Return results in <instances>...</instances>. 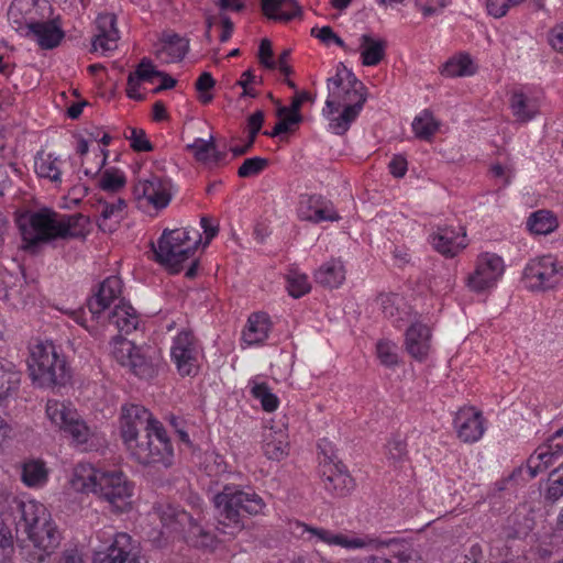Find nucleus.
Returning <instances> with one entry per match:
<instances>
[{"mask_svg": "<svg viewBox=\"0 0 563 563\" xmlns=\"http://www.w3.org/2000/svg\"><path fill=\"white\" fill-rule=\"evenodd\" d=\"M11 510L16 532L26 537L18 538L23 560L27 563L46 562L58 549L63 539L46 507L35 500L14 498Z\"/></svg>", "mask_w": 563, "mask_h": 563, "instance_id": "obj_1", "label": "nucleus"}, {"mask_svg": "<svg viewBox=\"0 0 563 563\" xmlns=\"http://www.w3.org/2000/svg\"><path fill=\"white\" fill-rule=\"evenodd\" d=\"M16 225L25 243L23 247L33 250L57 239L85 238L89 232L90 220L81 213L58 214L44 208L21 213L16 218Z\"/></svg>", "mask_w": 563, "mask_h": 563, "instance_id": "obj_2", "label": "nucleus"}, {"mask_svg": "<svg viewBox=\"0 0 563 563\" xmlns=\"http://www.w3.org/2000/svg\"><path fill=\"white\" fill-rule=\"evenodd\" d=\"M327 88L323 111L330 117L343 108L336 117L330 118L329 124L333 133L343 135L358 117L366 101L365 87L343 63H340L334 76L327 79Z\"/></svg>", "mask_w": 563, "mask_h": 563, "instance_id": "obj_3", "label": "nucleus"}, {"mask_svg": "<svg viewBox=\"0 0 563 563\" xmlns=\"http://www.w3.org/2000/svg\"><path fill=\"white\" fill-rule=\"evenodd\" d=\"M213 503L216 529L229 537H234L244 529V514L256 516L262 514L266 506L263 498L254 490L236 485H225L213 497Z\"/></svg>", "mask_w": 563, "mask_h": 563, "instance_id": "obj_4", "label": "nucleus"}, {"mask_svg": "<svg viewBox=\"0 0 563 563\" xmlns=\"http://www.w3.org/2000/svg\"><path fill=\"white\" fill-rule=\"evenodd\" d=\"M30 376L41 387L64 385L68 379L66 361L49 341L36 340L30 345Z\"/></svg>", "mask_w": 563, "mask_h": 563, "instance_id": "obj_5", "label": "nucleus"}, {"mask_svg": "<svg viewBox=\"0 0 563 563\" xmlns=\"http://www.w3.org/2000/svg\"><path fill=\"white\" fill-rule=\"evenodd\" d=\"M196 233V239H192L187 229H165L157 244L151 243L155 261L168 267L172 273H178L181 264L194 255L201 241L200 234Z\"/></svg>", "mask_w": 563, "mask_h": 563, "instance_id": "obj_6", "label": "nucleus"}, {"mask_svg": "<svg viewBox=\"0 0 563 563\" xmlns=\"http://www.w3.org/2000/svg\"><path fill=\"white\" fill-rule=\"evenodd\" d=\"M131 455L143 465H162L169 467L173 464L174 451L163 424L154 423L142 439L128 448Z\"/></svg>", "mask_w": 563, "mask_h": 563, "instance_id": "obj_7", "label": "nucleus"}, {"mask_svg": "<svg viewBox=\"0 0 563 563\" xmlns=\"http://www.w3.org/2000/svg\"><path fill=\"white\" fill-rule=\"evenodd\" d=\"M162 525L174 532L187 534L196 545H207L211 540L209 531L203 527L202 509L197 507L187 512L173 505H161L156 508Z\"/></svg>", "mask_w": 563, "mask_h": 563, "instance_id": "obj_8", "label": "nucleus"}, {"mask_svg": "<svg viewBox=\"0 0 563 563\" xmlns=\"http://www.w3.org/2000/svg\"><path fill=\"white\" fill-rule=\"evenodd\" d=\"M133 484L122 472H104L99 479L97 495L107 501L113 511L125 512L131 509Z\"/></svg>", "mask_w": 563, "mask_h": 563, "instance_id": "obj_9", "label": "nucleus"}, {"mask_svg": "<svg viewBox=\"0 0 563 563\" xmlns=\"http://www.w3.org/2000/svg\"><path fill=\"white\" fill-rule=\"evenodd\" d=\"M505 273L504 260L495 254L485 252L477 256L475 269L466 278V286L475 292H483L496 286Z\"/></svg>", "mask_w": 563, "mask_h": 563, "instance_id": "obj_10", "label": "nucleus"}, {"mask_svg": "<svg viewBox=\"0 0 563 563\" xmlns=\"http://www.w3.org/2000/svg\"><path fill=\"white\" fill-rule=\"evenodd\" d=\"M562 267L551 255L531 260L525 267L523 280L530 290H547L555 287L562 278Z\"/></svg>", "mask_w": 563, "mask_h": 563, "instance_id": "obj_11", "label": "nucleus"}, {"mask_svg": "<svg viewBox=\"0 0 563 563\" xmlns=\"http://www.w3.org/2000/svg\"><path fill=\"white\" fill-rule=\"evenodd\" d=\"M154 423H159V421L154 419L153 415L142 405L130 404L123 406L120 416V431L126 448L139 440L141 431L147 432L148 429L154 427Z\"/></svg>", "mask_w": 563, "mask_h": 563, "instance_id": "obj_12", "label": "nucleus"}, {"mask_svg": "<svg viewBox=\"0 0 563 563\" xmlns=\"http://www.w3.org/2000/svg\"><path fill=\"white\" fill-rule=\"evenodd\" d=\"M170 354L181 376H195L198 373L199 350L191 331H181L175 338Z\"/></svg>", "mask_w": 563, "mask_h": 563, "instance_id": "obj_13", "label": "nucleus"}, {"mask_svg": "<svg viewBox=\"0 0 563 563\" xmlns=\"http://www.w3.org/2000/svg\"><path fill=\"white\" fill-rule=\"evenodd\" d=\"M170 181L156 175H150L147 178H140L134 185L133 194L135 198H145L157 209L165 208L172 198Z\"/></svg>", "mask_w": 563, "mask_h": 563, "instance_id": "obj_14", "label": "nucleus"}, {"mask_svg": "<svg viewBox=\"0 0 563 563\" xmlns=\"http://www.w3.org/2000/svg\"><path fill=\"white\" fill-rule=\"evenodd\" d=\"M97 563H142L141 550L131 536L120 532Z\"/></svg>", "mask_w": 563, "mask_h": 563, "instance_id": "obj_15", "label": "nucleus"}, {"mask_svg": "<svg viewBox=\"0 0 563 563\" xmlns=\"http://www.w3.org/2000/svg\"><path fill=\"white\" fill-rule=\"evenodd\" d=\"M321 478L324 489L334 497H345L355 487L354 479L341 463L332 461L322 463Z\"/></svg>", "mask_w": 563, "mask_h": 563, "instance_id": "obj_16", "label": "nucleus"}, {"mask_svg": "<svg viewBox=\"0 0 563 563\" xmlns=\"http://www.w3.org/2000/svg\"><path fill=\"white\" fill-rule=\"evenodd\" d=\"M297 527L301 528L302 534H309V541L316 539L330 547H341L344 549H362L374 542L373 540L366 541L365 539L362 538L338 533L325 528L311 527L306 523L297 522Z\"/></svg>", "mask_w": 563, "mask_h": 563, "instance_id": "obj_17", "label": "nucleus"}, {"mask_svg": "<svg viewBox=\"0 0 563 563\" xmlns=\"http://www.w3.org/2000/svg\"><path fill=\"white\" fill-rule=\"evenodd\" d=\"M457 437L465 443L478 441L485 431L484 418L474 407L461 408L454 418Z\"/></svg>", "mask_w": 563, "mask_h": 563, "instance_id": "obj_18", "label": "nucleus"}, {"mask_svg": "<svg viewBox=\"0 0 563 563\" xmlns=\"http://www.w3.org/2000/svg\"><path fill=\"white\" fill-rule=\"evenodd\" d=\"M122 289L121 279L117 276L106 278L98 287V291L87 300V309L92 320H99L102 312L119 298Z\"/></svg>", "mask_w": 563, "mask_h": 563, "instance_id": "obj_19", "label": "nucleus"}, {"mask_svg": "<svg viewBox=\"0 0 563 563\" xmlns=\"http://www.w3.org/2000/svg\"><path fill=\"white\" fill-rule=\"evenodd\" d=\"M119 30L117 29V18L112 13L99 14L96 19V34L92 40V52L101 48L103 52L117 48L119 41Z\"/></svg>", "mask_w": 563, "mask_h": 563, "instance_id": "obj_20", "label": "nucleus"}, {"mask_svg": "<svg viewBox=\"0 0 563 563\" xmlns=\"http://www.w3.org/2000/svg\"><path fill=\"white\" fill-rule=\"evenodd\" d=\"M27 37L33 38L43 49H52L64 38V31L55 21H35L26 24Z\"/></svg>", "mask_w": 563, "mask_h": 563, "instance_id": "obj_21", "label": "nucleus"}, {"mask_svg": "<svg viewBox=\"0 0 563 563\" xmlns=\"http://www.w3.org/2000/svg\"><path fill=\"white\" fill-rule=\"evenodd\" d=\"M562 452L561 443H553L550 439L547 443L539 445L527 460L526 471L529 478H534L538 474L547 471Z\"/></svg>", "mask_w": 563, "mask_h": 563, "instance_id": "obj_22", "label": "nucleus"}, {"mask_svg": "<svg viewBox=\"0 0 563 563\" xmlns=\"http://www.w3.org/2000/svg\"><path fill=\"white\" fill-rule=\"evenodd\" d=\"M466 233L456 232L452 228H438V231L430 236L431 244L442 255L454 257L460 251L466 247Z\"/></svg>", "mask_w": 563, "mask_h": 563, "instance_id": "obj_23", "label": "nucleus"}, {"mask_svg": "<svg viewBox=\"0 0 563 563\" xmlns=\"http://www.w3.org/2000/svg\"><path fill=\"white\" fill-rule=\"evenodd\" d=\"M430 329L420 322L413 323L406 331V350L416 360L422 361L430 350Z\"/></svg>", "mask_w": 563, "mask_h": 563, "instance_id": "obj_24", "label": "nucleus"}, {"mask_svg": "<svg viewBox=\"0 0 563 563\" xmlns=\"http://www.w3.org/2000/svg\"><path fill=\"white\" fill-rule=\"evenodd\" d=\"M186 150L194 155L198 163L209 168L218 166L225 157L224 152L218 151L212 135L209 140L196 139L192 143L187 144Z\"/></svg>", "mask_w": 563, "mask_h": 563, "instance_id": "obj_25", "label": "nucleus"}, {"mask_svg": "<svg viewBox=\"0 0 563 563\" xmlns=\"http://www.w3.org/2000/svg\"><path fill=\"white\" fill-rule=\"evenodd\" d=\"M264 15L276 22L287 23L301 14L296 0H261Z\"/></svg>", "mask_w": 563, "mask_h": 563, "instance_id": "obj_26", "label": "nucleus"}, {"mask_svg": "<svg viewBox=\"0 0 563 563\" xmlns=\"http://www.w3.org/2000/svg\"><path fill=\"white\" fill-rule=\"evenodd\" d=\"M387 41L376 38L371 34H363L360 37L358 52L361 54L362 64L364 66L378 65L386 55Z\"/></svg>", "mask_w": 563, "mask_h": 563, "instance_id": "obj_27", "label": "nucleus"}, {"mask_svg": "<svg viewBox=\"0 0 563 563\" xmlns=\"http://www.w3.org/2000/svg\"><path fill=\"white\" fill-rule=\"evenodd\" d=\"M263 437V451L267 459L280 461L288 455V435L285 429L276 430L271 427Z\"/></svg>", "mask_w": 563, "mask_h": 563, "instance_id": "obj_28", "label": "nucleus"}, {"mask_svg": "<svg viewBox=\"0 0 563 563\" xmlns=\"http://www.w3.org/2000/svg\"><path fill=\"white\" fill-rule=\"evenodd\" d=\"M103 473L90 464L80 463L74 468L70 481L71 486L78 492H92L96 494L99 487V479Z\"/></svg>", "mask_w": 563, "mask_h": 563, "instance_id": "obj_29", "label": "nucleus"}, {"mask_svg": "<svg viewBox=\"0 0 563 563\" xmlns=\"http://www.w3.org/2000/svg\"><path fill=\"white\" fill-rule=\"evenodd\" d=\"M189 49V41L178 34H168L163 37V47L155 55L165 63L181 60Z\"/></svg>", "mask_w": 563, "mask_h": 563, "instance_id": "obj_30", "label": "nucleus"}, {"mask_svg": "<svg viewBox=\"0 0 563 563\" xmlns=\"http://www.w3.org/2000/svg\"><path fill=\"white\" fill-rule=\"evenodd\" d=\"M271 321L266 313L257 312L249 317L247 325L243 331V341L247 345L262 343L267 339Z\"/></svg>", "mask_w": 563, "mask_h": 563, "instance_id": "obj_31", "label": "nucleus"}, {"mask_svg": "<svg viewBox=\"0 0 563 563\" xmlns=\"http://www.w3.org/2000/svg\"><path fill=\"white\" fill-rule=\"evenodd\" d=\"M100 220L98 227L103 232H113L119 222L123 219L126 202L122 198H118L114 202H102Z\"/></svg>", "mask_w": 563, "mask_h": 563, "instance_id": "obj_32", "label": "nucleus"}, {"mask_svg": "<svg viewBox=\"0 0 563 563\" xmlns=\"http://www.w3.org/2000/svg\"><path fill=\"white\" fill-rule=\"evenodd\" d=\"M108 322L113 324L120 332L129 334L136 330L139 317L132 306L120 303L108 314Z\"/></svg>", "mask_w": 563, "mask_h": 563, "instance_id": "obj_33", "label": "nucleus"}, {"mask_svg": "<svg viewBox=\"0 0 563 563\" xmlns=\"http://www.w3.org/2000/svg\"><path fill=\"white\" fill-rule=\"evenodd\" d=\"M318 284L328 288L339 287L345 279V271L341 261L331 260L324 263L314 274Z\"/></svg>", "mask_w": 563, "mask_h": 563, "instance_id": "obj_34", "label": "nucleus"}, {"mask_svg": "<svg viewBox=\"0 0 563 563\" xmlns=\"http://www.w3.org/2000/svg\"><path fill=\"white\" fill-rule=\"evenodd\" d=\"M35 172L42 178H47L56 185L62 184V173L58 159L52 154L38 153L35 157Z\"/></svg>", "mask_w": 563, "mask_h": 563, "instance_id": "obj_35", "label": "nucleus"}, {"mask_svg": "<svg viewBox=\"0 0 563 563\" xmlns=\"http://www.w3.org/2000/svg\"><path fill=\"white\" fill-rule=\"evenodd\" d=\"M307 207L313 208V213L302 209L300 211V218L302 220L319 223L321 221H336L340 219L335 212H332L328 208V206L322 201L320 197H309L307 199Z\"/></svg>", "mask_w": 563, "mask_h": 563, "instance_id": "obj_36", "label": "nucleus"}, {"mask_svg": "<svg viewBox=\"0 0 563 563\" xmlns=\"http://www.w3.org/2000/svg\"><path fill=\"white\" fill-rule=\"evenodd\" d=\"M527 225L532 233L545 235L553 232L559 222L551 211L539 210L529 217Z\"/></svg>", "mask_w": 563, "mask_h": 563, "instance_id": "obj_37", "label": "nucleus"}, {"mask_svg": "<svg viewBox=\"0 0 563 563\" xmlns=\"http://www.w3.org/2000/svg\"><path fill=\"white\" fill-rule=\"evenodd\" d=\"M76 445H86L91 440L93 432L87 426L86 421L76 412L75 417L69 419L62 428Z\"/></svg>", "mask_w": 563, "mask_h": 563, "instance_id": "obj_38", "label": "nucleus"}, {"mask_svg": "<svg viewBox=\"0 0 563 563\" xmlns=\"http://www.w3.org/2000/svg\"><path fill=\"white\" fill-rule=\"evenodd\" d=\"M510 109L514 117L519 122L530 121L537 112V108L531 99L523 92L515 91L510 98Z\"/></svg>", "mask_w": 563, "mask_h": 563, "instance_id": "obj_39", "label": "nucleus"}, {"mask_svg": "<svg viewBox=\"0 0 563 563\" xmlns=\"http://www.w3.org/2000/svg\"><path fill=\"white\" fill-rule=\"evenodd\" d=\"M415 135L420 140H430L439 130L440 122L434 119L430 110H423L412 121Z\"/></svg>", "mask_w": 563, "mask_h": 563, "instance_id": "obj_40", "label": "nucleus"}, {"mask_svg": "<svg viewBox=\"0 0 563 563\" xmlns=\"http://www.w3.org/2000/svg\"><path fill=\"white\" fill-rule=\"evenodd\" d=\"M21 479L29 487L42 486L47 479V471L43 462L27 461L23 464Z\"/></svg>", "mask_w": 563, "mask_h": 563, "instance_id": "obj_41", "label": "nucleus"}, {"mask_svg": "<svg viewBox=\"0 0 563 563\" xmlns=\"http://www.w3.org/2000/svg\"><path fill=\"white\" fill-rule=\"evenodd\" d=\"M126 367L141 378H152L156 373L152 358L145 355L141 347L136 349L131 357V363H128Z\"/></svg>", "mask_w": 563, "mask_h": 563, "instance_id": "obj_42", "label": "nucleus"}, {"mask_svg": "<svg viewBox=\"0 0 563 563\" xmlns=\"http://www.w3.org/2000/svg\"><path fill=\"white\" fill-rule=\"evenodd\" d=\"M264 123V112L258 110L247 119L249 140L243 146H235L231 148L234 156H242L246 154L254 145L257 133L261 131Z\"/></svg>", "mask_w": 563, "mask_h": 563, "instance_id": "obj_43", "label": "nucleus"}, {"mask_svg": "<svg viewBox=\"0 0 563 563\" xmlns=\"http://www.w3.org/2000/svg\"><path fill=\"white\" fill-rule=\"evenodd\" d=\"M77 411L66 404L58 400H48L46 404V415L48 419L62 429L69 419L75 417Z\"/></svg>", "mask_w": 563, "mask_h": 563, "instance_id": "obj_44", "label": "nucleus"}, {"mask_svg": "<svg viewBox=\"0 0 563 563\" xmlns=\"http://www.w3.org/2000/svg\"><path fill=\"white\" fill-rule=\"evenodd\" d=\"M474 73L473 63L468 56L449 59L442 67L441 74L446 77H462Z\"/></svg>", "mask_w": 563, "mask_h": 563, "instance_id": "obj_45", "label": "nucleus"}, {"mask_svg": "<svg viewBox=\"0 0 563 563\" xmlns=\"http://www.w3.org/2000/svg\"><path fill=\"white\" fill-rule=\"evenodd\" d=\"M251 394L261 401L265 411H274L277 409L279 400L266 383L252 382Z\"/></svg>", "mask_w": 563, "mask_h": 563, "instance_id": "obj_46", "label": "nucleus"}, {"mask_svg": "<svg viewBox=\"0 0 563 563\" xmlns=\"http://www.w3.org/2000/svg\"><path fill=\"white\" fill-rule=\"evenodd\" d=\"M125 184L124 174L117 168L106 169L99 178V187L107 192H118L124 188Z\"/></svg>", "mask_w": 563, "mask_h": 563, "instance_id": "obj_47", "label": "nucleus"}, {"mask_svg": "<svg viewBox=\"0 0 563 563\" xmlns=\"http://www.w3.org/2000/svg\"><path fill=\"white\" fill-rule=\"evenodd\" d=\"M136 349L137 346L132 341L118 336L112 341L111 353L118 363L122 366H126L128 363H131V357Z\"/></svg>", "mask_w": 563, "mask_h": 563, "instance_id": "obj_48", "label": "nucleus"}, {"mask_svg": "<svg viewBox=\"0 0 563 563\" xmlns=\"http://www.w3.org/2000/svg\"><path fill=\"white\" fill-rule=\"evenodd\" d=\"M548 482L545 498L555 501L563 496V463L550 473Z\"/></svg>", "mask_w": 563, "mask_h": 563, "instance_id": "obj_49", "label": "nucleus"}, {"mask_svg": "<svg viewBox=\"0 0 563 563\" xmlns=\"http://www.w3.org/2000/svg\"><path fill=\"white\" fill-rule=\"evenodd\" d=\"M397 345L387 340H382L376 345L377 357L385 366L391 367L398 364Z\"/></svg>", "mask_w": 563, "mask_h": 563, "instance_id": "obj_50", "label": "nucleus"}, {"mask_svg": "<svg viewBox=\"0 0 563 563\" xmlns=\"http://www.w3.org/2000/svg\"><path fill=\"white\" fill-rule=\"evenodd\" d=\"M287 289L291 297L299 298L310 291V284L305 274L291 272L287 276Z\"/></svg>", "mask_w": 563, "mask_h": 563, "instance_id": "obj_51", "label": "nucleus"}, {"mask_svg": "<svg viewBox=\"0 0 563 563\" xmlns=\"http://www.w3.org/2000/svg\"><path fill=\"white\" fill-rule=\"evenodd\" d=\"M377 545L387 547L390 550V554L397 558L399 562H407L412 558L413 550L405 541L390 539L388 541H380Z\"/></svg>", "mask_w": 563, "mask_h": 563, "instance_id": "obj_52", "label": "nucleus"}, {"mask_svg": "<svg viewBox=\"0 0 563 563\" xmlns=\"http://www.w3.org/2000/svg\"><path fill=\"white\" fill-rule=\"evenodd\" d=\"M268 165V161L262 157L246 158L238 169V175L249 178L258 175Z\"/></svg>", "mask_w": 563, "mask_h": 563, "instance_id": "obj_53", "label": "nucleus"}, {"mask_svg": "<svg viewBox=\"0 0 563 563\" xmlns=\"http://www.w3.org/2000/svg\"><path fill=\"white\" fill-rule=\"evenodd\" d=\"M526 0H486V8L489 15L498 19L505 16L511 8H515Z\"/></svg>", "mask_w": 563, "mask_h": 563, "instance_id": "obj_54", "label": "nucleus"}, {"mask_svg": "<svg viewBox=\"0 0 563 563\" xmlns=\"http://www.w3.org/2000/svg\"><path fill=\"white\" fill-rule=\"evenodd\" d=\"M214 85L216 81L210 73L205 71L199 76L195 87L199 93L198 99L200 102L206 104L212 100L213 96L209 91L214 87Z\"/></svg>", "mask_w": 563, "mask_h": 563, "instance_id": "obj_55", "label": "nucleus"}, {"mask_svg": "<svg viewBox=\"0 0 563 563\" xmlns=\"http://www.w3.org/2000/svg\"><path fill=\"white\" fill-rule=\"evenodd\" d=\"M130 134L125 137L130 140L131 147L136 152H150L153 150L151 142L147 140L144 130L130 128Z\"/></svg>", "mask_w": 563, "mask_h": 563, "instance_id": "obj_56", "label": "nucleus"}, {"mask_svg": "<svg viewBox=\"0 0 563 563\" xmlns=\"http://www.w3.org/2000/svg\"><path fill=\"white\" fill-rule=\"evenodd\" d=\"M387 457L394 464L402 463L407 457V444L400 439L390 440L387 445Z\"/></svg>", "mask_w": 563, "mask_h": 563, "instance_id": "obj_57", "label": "nucleus"}, {"mask_svg": "<svg viewBox=\"0 0 563 563\" xmlns=\"http://www.w3.org/2000/svg\"><path fill=\"white\" fill-rule=\"evenodd\" d=\"M140 81L153 82L155 77L162 75V71L157 70L150 58L144 57L135 69Z\"/></svg>", "mask_w": 563, "mask_h": 563, "instance_id": "obj_58", "label": "nucleus"}, {"mask_svg": "<svg viewBox=\"0 0 563 563\" xmlns=\"http://www.w3.org/2000/svg\"><path fill=\"white\" fill-rule=\"evenodd\" d=\"M56 563H88L81 549L77 545L66 547L56 558Z\"/></svg>", "mask_w": 563, "mask_h": 563, "instance_id": "obj_59", "label": "nucleus"}, {"mask_svg": "<svg viewBox=\"0 0 563 563\" xmlns=\"http://www.w3.org/2000/svg\"><path fill=\"white\" fill-rule=\"evenodd\" d=\"M311 34L327 45L335 43L338 46L345 48L344 41L330 26L312 29Z\"/></svg>", "mask_w": 563, "mask_h": 563, "instance_id": "obj_60", "label": "nucleus"}, {"mask_svg": "<svg viewBox=\"0 0 563 563\" xmlns=\"http://www.w3.org/2000/svg\"><path fill=\"white\" fill-rule=\"evenodd\" d=\"M397 300L398 298L395 295L378 296L377 303L379 305L380 310L386 318H393L396 316L398 311Z\"/></svg>", "mask_w": 563, "mask_h": 563, "instance_id": "obj_61", "label": "nucleus"}, {"mask_svg": "<svg viewBox=\"0 0 563 563\" xmlns=\"http://www.w3.org/2000/svg\"><path fill=\"white\" fill-rule=\"evenodd\" d=\"M446 5V0H416V7L424 16H432Z\"/></svg>", "mask_w": 563, "mask_h": 563, "instance_id": "obj_62", "label": "nucleus"}, {"mask_svg": "<svg viewBox=\"0 0 563 563\" xmlns=\"http://www.w3.org/2000/svg\"><path fill=\"white\" fill-rule=\"evenodd\" d=\"M258 59L260 63L264 65L266 68H276V62L273 60L272 43L267 38L261 41L258 48Z\"/></svg>", "mask_w": 563, "mask_h": 563, "instance_id": "obj_63", "label": "nucleus"}, {"mask_svg": "<svg viewBox=\"0 0 563 563\" xmlns=\"http://www.w3.org/2000/svg\"><path fill=\"white\" fill-rule=\"evenodd\" d=\"M277 115L280 118V122H285L288 132L292 130V125H297L302 121V115L298 112H291L288 107H279Z\"/></svg>", "mask_w": 563, "mask_h": 563, "instance_id": "obj_64", "label": "nucleus"}]
</instances>
